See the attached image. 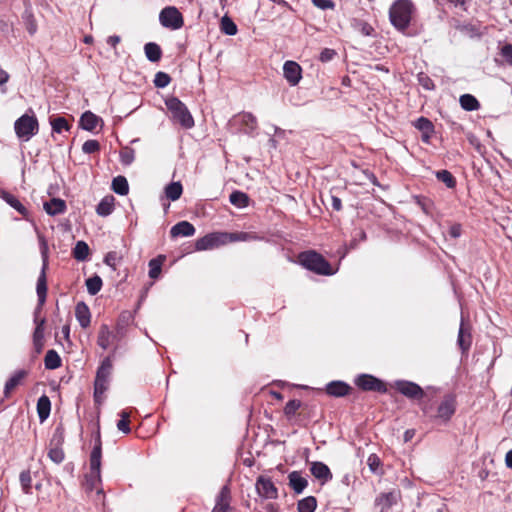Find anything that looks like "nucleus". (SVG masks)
Masks as SVG:
<instances>
[{
  "instance_id": "obj_1",
  "label": "nucleus",
  "mask_w": 512,
  "mask_h": 512,
  "mask_svg": "<svg viewBox=\"0 0 512 512\" xmlns=\"http://www.w3.org/2000/svg\"><path fill=\"white\" fill-rule=\"evenodd\" d=\"M102 450H92L89 459L88 470L84 473V479L82 481V487L86 493L95 491V497L93 501L96 505L105 504V494L102 488L101 480V460Z\"/></svg>"
},
{
  "instance_id": "obj_2",
  "label": "nucleus",
  "mask_w": 512,
  "mask_h": 512,
  "mask_svg": "<svg viewBox=\"0 0 512 512\" xmlns=\"http://www.w3.org/2000/svg\"><path fill=\"white\" fill-rule=\"evenodd\" d=\"M414 11L415 6L410 0H396L389 9L391 24L399 31L406 30Z\"/></svg>"
},
{
  "instance_id": "obj_3",
  "label": "nucleus",
  "mask_w": 512,
  "mask_h": 512,
  "mask_svg": "<svg viewBox=\"0 0 512 512\" xmlns=\"http://www.w3.org/2000/svg\"><path fill=\"white\" fill-rule=\"evenodd\" d=\"M248 238L247 233L214 232L199 238L195 243L198 251L217 248L221 245L234 241H244Z\"/></svg>"
},
{
  "instance_id": "obj_4",
  "label": "nucleus",
  "mask_w": 512,
  "mask_h": 512,
  "mask_svg": "<svg viewBox=\"0 0 512 512\" xmlns=\"http://www.w3.org/2000/svg\"><path fill=\"white\" fill-rule=\"evenodd\" d=\"M299 263L309 271L318 275L331 276L335 270L331 264L318 252L308 250L301 252L298 256Z\"/></svg>"
},
{
  "instance_id": "obj_5",
  "label": "nucleus",
  "mask_w": 512,
  "mask_h": 512,
  "mask_svg": "<svg viewBox=\"0 0 512 512\" xmlns=\"http://www.w3.org/2000/svg\"><path fill=\"white\" fill-rule=\"evenodd\" d=\"M165 105L172 115L174 122L179 123L183 128L190 129L194 126V119L186 105L177 97H169Z\"/></svg>"
},
{
  "instance_id": "obj_6",
  "label": "nucleus",
  "mask_w": 512,
  "mask_h": 512,
  "mask_svg": "<svg viewBox=\"0 0 512 512\" xmlns=\"http://www.w3.org/2000/svg\"><path fill=\"white\" fill-rule=\"evenodd\" d=\"M29 111L32 113L31 115L26 113L19 117L14 123V130L17 137L24 141L30 140L39 131L38 119L32 109H29Z\"/></svg>"
},
{
  "instance_id": "obj_7",
  "label": "nucleus",
  "mask_w": 512,
  "mask_h": 512,
  "mask_svg": "<svg viewBox=\"0 0 512 512\" xmlns=\"http://www.w3.org/2000/svg\"><path fill=\"white\" fill-rule=\"evenodd\" d=\"M112 369V359L110 356H107L97 369L96 378L94 381V396L96 399L100 394H103L107 390Z\"/></svg>"
},
{
  "instance_id": "obj_8",
  "label": "nucleus",
  "mask_w": 512,
  "mask_h": 512,
  "mask_svg": "<svg viewBox=\"0 0 512 512\" xmlns=\"http://www.w3.org/2000/svg\"><path fill=\"white\" fill-rule=\"evenodd\" d=\"M42 257H43V265L40 272V275L37 280L36 292L38 296V306L35 310H41L43 305L46 302L47 297V278H46V270L48 268V256H47V246L43 241L42 247Z\"/></svg>"
},
{
  "instance_id": "obj_9",
  "label": "nucleus",
  "mask_w": 512,
  "mask_h": 512,
  "mask_svg": "<svg viewBox=\"0 0 512 512\" xmlns=\"http://www.w3.org/2000/svg\"><path fill=\"white\" fill-rule=\"evenodd\" d=\"M159 20L162 26L172 30L180 29L184 25L182 14L174 6H168L162 9Z\"/></svg>"
},
{
  "instance_id": "obj_10",
  "label": "nucleus",
  "mask_w": 512,
  "mask_h": 512,
  "mask_svg": "<svg viewBox=\"0 0 512 512\" xmlns=\"http://www.w3.org/2000/svg\"><path fill=\"white\" fill-rule=\"evenodd\" d=\"M401 499V491L393 489L389 492H382L375 498L374 505L379 512H387Z\"/></svg>"
},
{
  "instance_id": "obj_11",
  "label": "nucleus",
  "mask_w": 512,
  "mask_h": 512,
  "mask_svg": "<svg viewBox=\"0 0 512 512\" xmlns=\"http://www.w3.org/2000/svg\"><path fill=\"white\" fill-rule=\"evenodd\" d=\"M355 384L363 391H373L379 393H386L387 387L385 383L370 374H362L355 380Z\"/></svg>"
},
{
  "instance_id": "obj_12",
  "label": "nucleus",
  "mask_w": 512,
  "mask_h": 512,
  "mask_svg": "<svg viewBox=\"0 0 512 512\" xmlns=\"http://www.w3.org/2000/svg\"><path fill=\"white\" fill-rule=\"evenodd\" d=\"M456 397L453 394H447L437 408L436 418L442 422H448L456 411Z\"/></svg>"
},
{
  "instance_id": "obj_13",
  "label": "nucleus",
  "mask_w": 512,
  "mask_h": 512,
  "mask_svg": "<svg viewBox=\"0 0 512 512\" xmlns=\"http://www.w3.org/2000/svg\"><path fill=\"white\" fill-rule=\"evenodd\" d=\"M283 73L291 86H296L302 78V68L295 61H286L283 66Z\"/></svg>"
},
{
  "instance_id": "obj_14",
  "label": "nucleus",
  "mask_w": 512,
  "mask_h": 512,
  "mask_svg": "<svg viewBox=\"0 0 512 512\" xmlns=\"http://www.w3.org/2000/svg\"><path fill=\"white\" fill-rule=\"evenodd\" d=\"M471 325L468 322H465L462 318L458 337H457V344L460 347L462 353L468 352V350L471 347L472 344V334H471Z\"/></svg>"
},
{
  "instance_id": "obj_15",
  "label": "nucleus",
  "mask_w": 512,
  "mask_h": 512,
  "mask_svg": "<svg viewBox=\"0 0 512 512\" xmlns=\"http://www.w3.org/2000/svg\"><path fill=\"white\" fill-rule=\"evenodd\" d=\"M396 389L401 394L411 399H420L424 395L423 389L414 382L398 381L396 382Z\"/></svg>"
},
{
  "instance_id": "obj_16",
  "label": "nucleus",
  "mask_w": 512,
  "mask_h": 512,
  "mask_svg": "<svg viewBox=\"0 0 512 512\" xmlns=\"http://www.w3.org/2000/svg\"><path fill=\"white\" fill-rule=\"evenodd\" d=\"M256 489L258 494L266 499H276L278 497V490L269 478L259 477L256 482Z\"/></svg>"
},
{
  "instance_id": "obj_17",
  "label": "nucleus",
  "mask_w": 512,
  "mask_h": 512,
  "mask_svg": "<svg viewBox=\"0 0 512 512\" xmlns=\"http://www.w3.org/2000/svg\"><path fill=\"white\" fill-rule=\"evenodd\" d=\"M231 492L227 485L223 486L217 496L216 504L212 512H232L230 506Z\"/></svg>"
},
{
  "instance_id": "obj_18",
  "label": "nucleus",
  "mask_w": 512,
  "mask_h": 512,
  "mask_svg": "<svg viewBox=\"0 0 512 512\" xmlns=\"http://www.w3.org/2000/svg\"><path fill=\"white\" fill-rule=\"evenodd\" d=\"M352 390V388L343 381H332L326 385L325 391L328 395L334 397H343Z\"/></svg>"
},
{
  "instance_id": "obj_19",
  "label": "nucleus",
  "mask_w": 512,
  "mask_h": 512,
  "mask_svg": "<svg viewBox=\"0 0 512 512\" xmlns=\"http://www.w3.org/2000/svg\"><path fill=\"white\" fill-rule=\"evenodd\" d=\"M310 471L312 475L322 483H326L332 479V473L330 469L322 462H313L311 464Z\"/></svg>"
},
{
  "instance_id": "obj_20",
  "label": "nucleus",
  "mask_w": 512,
  "mask_h": 512,
  "mask_svg": "<svg viewBox=\"0 0 512 512\" xmlns=\"http://www.w3.org/2000/svg\"><path fill=\"white\" fill-rule=\"evenodd\" d=\"M75 316L82 328H87L91 322L90 309L84 302H78L75 307Z\"/></svg>"
},
{
  "instance_id": "obj_21",
  "label": "nucleus",
  "mask_w": 512,
  "mask_h": 512,
  "mask_svg": "<svg viewBox=\"0 0 512 512\" xmlns=\"http://www.w3.org/2000/svg\"><path fill=\"white\" fill-rule=\"evenodd\" d=\"M27 375V370L21 369L16 371L5 383L4 396L9 397L11 391L15 389Z\"/></svg>"
},
{
  "instance_id": "obj_22",
  "label": "nucleus",
  "mask_w": 512,
  "mask_h": 512,
  "mask_svg": "<svg viewBox=\"0 0 512 512\" xmlns=\"http://www.w3.org/2000/svg\"><path fill=\"white\" fill-rule=\"evenodd\" d=\"M195 233V227L188 221H181L175 224L171 230L170 234L172 237L178 236H192Z\"/></svg>"
},
{
  "instance_id": "obj_23",
  "label": "nucleus",
  "mask_w": 512,
  "mask_h": 512,
  "mask_svg": "<svg viewBox=\"0 0 512 512\" xmlns=\"http://www.w3.org/2000/svg\"><path fill=\"white\" fill-rule=\"evenodd\" d=\"M100 122H102L100 117L91 111H86L82 114L79 124L84 130L93 131Z\"/></svg>"
},
{
  "instance_id": "obj_24",
  "label": "nucleus",
  "mask_w": 512,
  "mask_h": 512,
  "mask_svg": "<svg viewBox=\"0 0 512 512\" xmlns=\"http://www.w3.org/2000/svg\"><path fill=\"white\" fill-rule=\"evenodd\" d=\"M44 209L47 214L55 216L65 212L66 203L60 198H53L49 202L44 203Z\"/></svg>"
},
{
  "instance_id": "obj_25",
  "label": "nucleus",
  "mask_w": 512,
  "mask_h": 512,
  "mask_svg": "<svg viewBox=\"0 0 512 512\" xmlns=\"http://www.w3.org/2000/svg\"><path fill=\"white\" fill-rule=\"evenodd\" d=\"M114 197L112 195L105 196L96 207V212L100 216H108L114 210Z\"/></svg>"
},
{
  "instance_id": "obj_26",
  "label": "nucleus",
  "mask_w": 512,
  "mask_h": 512,
  "mask_svg": "<svg viewBox=\"0 0 512 512\" xmlns=\"http://www.w3.org/2000/svg\"><path fill=\"white\" fill-rule=\"evenodd\" d=\"M114 338V335L110 331L108 325L102 324L100 326L98 337H97V344L103 348L107 349L111 343V340Z\"/></svg>"
},
{
  "instance_id": "obj_27",
  "label": "nucleus",
  "mask_w": 512,
  "mask_h": 512,
  "mask_svg": "<svg viewBox=\"0 0 512 512\" xmlns=\"http://www.w3.org/2000/svg\"><path fill=\"white\" fill-rule=\"evenodd\" d=\"M51 410V402L48 396L42 395L37 401V412L39 419L44 421L48 418Z\"/></svg>"
},
{
  "instance_id": "obj_28",
  "label": "nucleus",
  "mask_w": 512,
  "mask_h": 512,
  "mask_svg": "<svg viewBox=\"0 0 512 512\" xmlns=\"http://www.w3.org/2000/svg\"><path fill=\"white\" fill-rule=\"evenodd\" d=\"M2 198L7 204L16 209L22 216L27 217L28 210L13 194L4 191L2 192Z\"/></svg>"
},
{
  "instance_id": "obj_29",
  "label": "nucleus",
  "mask_w": 512,
  "mask_h": 512,
  "mask_svg": "<svg viewBox=\"0 0 512 512\" xmlns=\"http://www.w3.org/2000/svg\"><path fill=\"white\" fill-rule=\"evenodd\" d=\"M144 52L147 59L151 62H158L162 57V50L160 46L154 42L146 43Z\"/></svg>"
},
{
  "instance_id": "obj_30",
  "label": "nucleus",
  "mask_w": 512,
  "mask_h": 512,
  "mask_svg": "<svg viewBox=\"0 0 512 512\" xmlns=\"http://www.w3.org/2000/svg\"><path fill=\"white\" fill-rule=\"evenodd\" d=\"M354 30L358 31L363 36H374L375 29L366 21L354 18L351 21Z\"/></svg>"
},
{
  "instance_id": "obj_31",
  "label": "nucleus",
  "mask_w": 512,
  "mask_h": 512,
  "mask_svg": "<svg viewBox=\"0 0 512 512\" xmlns=\"http://www.w3.org/2000/svg\"><path fill=\"white\" fill-rule=\"evenodd\" d=\"M289 484L296 493H301L308 485V482L298 472L289 475Z\"/></svg>"
},
{
  "instance_id": "obj_32",
  "label": "nucleus",
  "mask_w": 512,
  "mask_h": 512,
  "mask_svg": "<svg viewBox=\"0 0 512 512\" xmlns=\"http://www.w3.org/2000/svg\"><path fill=\"white\" fill-rule=\"evenodd\" d=\"M89 246L85 241H78L73 248V257L78 261H85L89 256Z\"/></svg>"
},
{
  "instance_id": "obj_33",
  "label": "nucleus",
  "mask_w": 512,
  "mask_h": 512,
  "mask_svg": "<svg viewBox=\"0 0 512 512\" xmlns=\"http://www.w3.org/2000/svg\"><path fill=\"white\" fill-rule=\"evenodd\" d=\"M44 364L46 369H57L61 366V358L55 350H48L44 358Z\"/></svg>"
},
{
  "instance_id": "obj_34",
  "label": "nucleus",
  "mask_w": 512,
  "mask_h": 512,
  "mask_svg": "<svg viewBox=\"0 0 512 512\" xmlns=\"http://www.w3.org/2000/svg\"><path fill=\"white\" fill-rule=\"evenodd\" d=\"M183 192V188L180 182H171L165 187L166 198L171 201L178 200Z\"/></svg>"
},
{
  "instance_id": "obj_35",
  "label": "nucleus",
  "mask_w": 512,
  "mask_h": 512,
  "mask_svg": "<svg viewBox=\"0 0 512 512\" xmlns=\"http://www.w3.org/2000/svg\"><path fill=\"white\" fill-rule=\"evenodd\" d=\"M112 190L119 195H127L129 192L128 181L124 176H117L112 181Z\"/></svg>"
},
{
  "instance_id": "obj_36",
  "label": "nucleus",
  "mask_w": 512,
  "mask_h": 512,
  "mask_svg": "<svg viewBox=\"0 0 512 512\" xmlns=\"http://www.w3.org/2000/svg\"><path fill=\"white\" fill-rule=\"evenodd\" d=\"M41 310L34 311V323L36 325L35 330L33 332V339L44 340V330H45V318H39V313Z\"/></svg>"
},
{
  "instance_id": "obj_37",
  "label": "nucleus",
  "mask_w": 512,
  "mask_h": 512,
  "mask_svg": "<svg viewBox=\"0 0 512 512\" xmlns=\"http://www.w3.org/2000/svg\"><path fill=\"white\" fill-rule=\"evenodd\" d=\"M229 200L231 204H233L236 207L244 208L249 205V196L241 191H233L230 194Z\"/></svg>"
},
{
  "instance_id": "obj_38",
  "label": "nucleus",
  "mask_w": 512,
  "mask_h": 512,
  "mask_svg": "<svg viewBox=\"0 0 512 512\" xmlns=\"http://www.w3.org/2000/svg\"><path fill=\"white\" fill-rule=\"evenodd\" d=\"M461 107L466 111L478 110L480 104L478 100L471 94H464L459 99Z\"/></svg>"
},
{
  "instance_id": "obj_39",
  "label": "nucleus",
  "mask_w": 512,
  "mask_h": 512,
  "mask_svg": "<svg viewBox=\"0 0 512 512\" xmlns=\"http://www.w3.org/2000/svg\"><path fill=\"white\" fill-rule=\"evenodd\" d=\"M367 465L372 473L377 475L384 474L382 460L379 458L378 455L374 453L371 454L367 459Z\"/></svg>"
},
{
  "instance_id": "obj_40",
  "label": "nucleus",
  "mask_w": 512,
  "mask_h": 512,
  "mask_svg": "<svg viewBox=\"0 0 512 512\" xmlns=\"http://www.w3.org/2000/svg\"><path fill=\"white\" fill-rule=\"evenodd\" d=\"M220 29L224 34L229 35V36L235 35L238 31L236 24L227 15H225L221 18Z\"/></svg>"
},
{
  "instance_id": "obj_41",
  "label": "nucleus",
  "mask_w": 512,
  "mask_h": 512,
  "mask_svg": "<svg viewBox=\"0 0 512 512\" xmlns=\"http://www.w3.org/2000/svg\"><path fill=\"white\" fill-rule=\"evenodd\" d=\"M317 507V500L313 496H308L298 502V512H314Z\"/></svg>"
},
{
  "instance_id": "obj_42",
  "label": "nucleus",
  "mask_w": 512,
  "mask_h": 512,
  "mask_svg": "<svg viewBox=\"0 0 512 512\" xmlns=\"http://www.w3.org/2000/svg\"><path fill=\"white\" fill-rule=\"evenodd\" d=\"M19 480L23 493L26 495L32 494V477L30 470H23L20 473Z\"/></svg>"
},
{
  "instance_id": "obj_43",
  "label": "nucleus",
  "mask_w": 512,
  "mask_h": 512,
  "mask_svg": "<svg viewBox=\"0 0 512 512\" xmlns=\"http://www.w3.org/2000/svg\"><path fill=\"white\" fill-rule=\"evenodd\" d=\"M164 261L163 256H158L149 261V277L157 279L161 273L162 263Z\"/></svg>"
},
{
  "instance_id": "obj_44",
  "label": "nucleus",
  "mask_w": 512,
  "mask_h": 512,
  "mask_svg": "<svg viewBox=\"0 0 512 512\" xmlns=\"http://www.w3.org/2000/svg\"><path fill=\"white\" fill-rule=\"evenodd\" d=\"M102 279L98 275H94L86 280L87 291L90 295H96L102 288Z\"/></svg>"
},
{
  "instance_id": "obj_45",
  "label": "nucleus",
  "mask_w": 512,
  "mask_h": 512,
  "mask_svg": "<svg viewBox=\"0 0 512 512\" xmlns=\"http://www.w3.org/2000/svg\"><path fill=\"white\" fill-rule=\"evenodd\" d=\"M50 124L52 131L55 133H61L63 130L69 131L71 126L64 117L50 118Z\"/></svg>"
},
{
  "instance_id": "obj_46",
  "label": "nucleus",
  "mask_w": 512,
  "mask_h": 512,
  "mask_svg": "<svg viewBox=\"0 0 512 512\" xmlns=\"http://www.w3.org/2000/svg\"><path fill=\"white\" fill-rule=\"evenodd\" d=\"M436 177L439 181L443 182L448 188L456 186V180L451 172L448 170H440L436 172Z\"/></svg>"
},
{
  "instance_id": "obj_47",
  "label": "nucleus",
  "mask_w": 512,
  "mask_h": 512,
  "mask_svg": "<svg viewBox=\"0 0 512 512\" xmlns=\"http://www.w3.org/2000/svg\"><path fill=\"white\" fill-rule=\"evenodd\" d=\"M300 408H302V402L300 400L293 399L286 403L284 413L288 418H291Z\"/></svg>"
},
{
  "instance_id": "obj_48",
  "label": "nucleus",
  "mask_w": 512,
  "mask_h": 512,
  "mask_svg": "<svg viewBox=\"0 0 512 512\" xmlns=\"http://www.w3.org/2000/svg\"><path fill=\"white\" fill-rule=\"evenodd\" d=\"M414 125L421 132H434V125L428 118L420 117Z\"/></svg>"
},
{
  "instance_id": "obj_49",
  "label": "nucleus",
  "mask_w": 512,
  "mask_h": 512,
  "mask_svg": "<svg viewBox=\"0 0 512 512\" xmlns=\"http://www.w3.org/2000/svg\"><path fill=\"white\" fill-rule=\"evenodd\" d=\"M171 82V77L165 72H157L154 78V85L157 88H164Z\"/></svg>"
},
{
  "instance_id": "obj_50",
  "label": "nucleus",
  "mask_w": 512,
  "mask_h": 512,
  "mask_svg": "<svg viewBox=\"0 0 512 512\" xmlns=\"http://www.w3.org/2000/svg\"><path fill=\"white\" fill-rule=\"evenodd\" d=\"M120 416H121V419L117 422V428L119 431L127 434L130 432L129 414L126 411H122Z\"/></svg>"
},
{
  "instance_id": "obj_51",
  "label": "nucleus",
  "mask_w": 512,
  "mask_h": 512,
  "mask_svg": "<svg viewBox=\"0 0 512 512\" xmlns=\"http://www.w3.org/2000/svg\"><path fill=\"white\" fill-rule=\"evenodd\" d=\"M100 150V144L97 140H87L82 145V151L86 154L96 153Z\"/></svg>"
},
{
  "instance_id": "obj_52",
  "label": "nucleus",
  "mask_w": 512,
  "mask_h": 512,
  "mask_svg": "<svg viewBox=\"0 0 512 512\" xmlns=\"http://www.w3.org/2000/svg\"><path fill=\"white\" fill-rule=\"evenodd\" d=\"M121 260V256L116 251H110L105 255L104 263L110 266L113 270L116 269V264Z\"/></svg>"
},
{
  "instance_id": "obj_53",
  "label": "nucleus",
  "mask_w": 512,
  "mask_h": 512,
  "mask_svg": "<svg viewBox=\"0 0 512 512\" xmlns=\"http://www.w3.org/2000/svg\"><path fill=\"white\" fill-rule=\"evenodd\" d=\"M120 159L122 164L124 165H130L135 159V153L134 150L125 148L120 152Z\"/></svg>"
},
{
  "instance_id": "obj_54",
  "label": "nucleus",
  "mask_w": 512,
  "mask_h": 512,
  "mask_svg": "<svg viewBox=\"0 0 512 512\" xmlns=\"http://www.w3.org/2000/svg\"><path fill=\"white\" fill-rule=\"evenodd\" d=\"M418 82L426 90H433L435 88L433 80L425 73L418 74Z\"/></svg>"
},
{
  "instance_id": "obj_55",
  "label": "nucleus",
  "mask_w": 512,
  "mask_h": 512,
  "mask_svg": "<svg viewBox=\"0 0 512 512\" xmlns=\"http://www.w3.org/2000/svg\"><path fill=\"white\" fill-rule=\"evenodd\" d=\"M501 56L505 59V61L512 65V44H505L500 49Z\"/></svg>"
},
{
  "instance_id": "obj_56",
  "label": "nucleus",
  "mask_w": 512,
  "mask_h": 512,
  "mask_svg": "<svg viewBox=\"0 0 512 512\" xmlns=\"http://www.w3.org/2000/svg\"><path fill=\"white\" fill-rule=\"evenodd\" d=\"M336 55L337 52L334 49L325 48L321 51L319 55V60L323 63H326L328 61H331Z\"/></svg>"
},
{
  "instance_id": "obj_57",
  "label": "nucleus",
  "mask_w": 512,
  "mask_h": 512,
  "mask_svg": "<svg viewBox=\"0 0 512 512\" xmlns=\"http://www.w3.org/2000/svg\"><path fill=\"white\" fill-rule=\"evenodd\" d=\"M242 122L249 127L251 130H254L257 127V120L254 115L251 113H245L242 116Z\"/></svg>"
},
{
  "instance_id": "obj_58",
  "label": "nucleus",
  "mask_w": 512,
  "mask_h": 512,
  "mask_svg": "<svg viewBox=\"0 0 512 512\" xmlns=\"http://www.w3.org/2000/svg\"><path fill=\"white\" fill-rule=\"evenodd\" d=\"M47 456L57 464L61 463L65 457L63 450H48Z\"/></svg>"
},
{
  "instance_id": "obj_59",
  "label": "nucleus",
  "mask_w": 512,
  "mask_h": 512,
  "mask_svg": "<svg viewBox=\"0 0 512 512\" xmlns=\"http://www.w3.org/2000/svg\"><path fill=\"white\" fill-rule=\"evenodd\" d=\"M26 28L31 35L37 30V24L32 14L26 16Z\"/></svg>"
},
{
  "instance_id": "obj_60",
  "label": "nucleus",
  "mask_w": 512,
  "mask_h": 512,
  "mask_svg": "<svg viewBox=\"0 0 512 512\" xmlns=\"http://www.w3.org/2000/svg\"><path fill=\"white\" fill-rule=\"evenodd\" d=\"M312 2L316 7L322 10L334 8V3L331 0H312Z\"/></svg>"
},
{
  "instance_id": "obj_61",
  "label": "nucleus",
  "mask_w": 512,
  "mask_h": 512,
  "mask_svg": "<svg viewBox=\"0 0 512 512\" xmlns=\"http://www.w3.org/2000/svg\"><path fill=\"white\" fill-rule=\"evenodd\" d=\"M461 225L460 224H454L449 229V235L453 238H458L461 235Z\"/></svg>"
},
{
  "instance_id": "obj_62",
  "label": "nucleus",
  "mask_w": 512,
  "mask_h": 512,
  "mask_svg": "<svg viewBox=\"0 0 512 512\" xmlns=\"http://www.w3.org/2000/svg\"><path fill=\"white\" fill-rule=\"evenodd\" d=\"M331 206L335 211H340L342 208L341 199L337 196L331 195Z\"/></svg>"
},
{
  "instance_id": "obj_63",
  "label": "nucleus",
  "mask_w": 512,
  "mask_h": 512,
  "mask_svg": "<svg viewBox=\"0 0 512 512\" xmlns=\"http://www.w3.org/2000/svg\"><path fill=\"white\" fill-rule=\"evenodd\" d=\"M91 445H93L92 448H101V440H100V432L99 430H97L95 432V434L93 435L92 437V440H91Z\"/></svg>"
},
{
  "instance_id": "obj_64",
  "label": "nucleus",
  "mask_w": 512,
  "mask_h": 512,
  "mask_svg": "<svg viewBox=\"0 0 512 512\" xmlns=\"http://www.w3.org/2000/svg\"><path fill=\"white\" fill-rule=\"evenodd\" d=\"M33 347L36 353H41L44 348V340L33 339Z\"/></svg>"
}]
</instances>
